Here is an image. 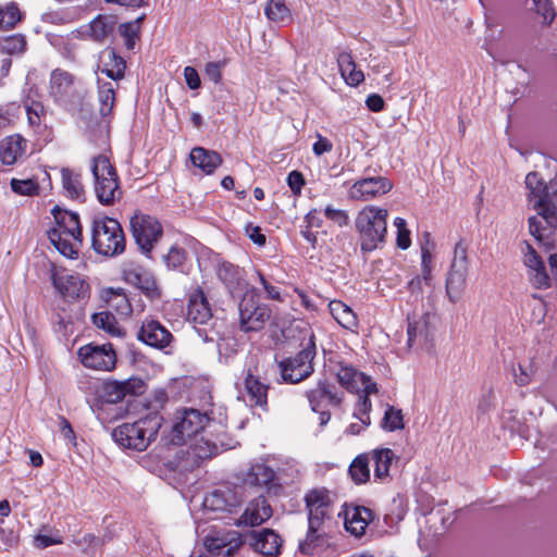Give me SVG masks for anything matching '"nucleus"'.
Wrapping results in <instances>:
<instances>
[{
	"label": "nucleus",
	"instance_id": "obj_13",
	"mask_svg": "<svg viewBox=\"0 0 557 557\" xmlns=\"http://www.w3.org/2000/svg\"><path fill=\"white\" fill-rule=\"evenodd\" d=\"M81 362L89 369L111 371L115 368L116 352L112 344H88L78 349Z\"/></svg>",
	"mask_w": 557,
	"mask_h": 557
},
{
	"label": "nucleus",
	"instance_id": "obj_42",
	"mask_svg": "<svg viewBox=\"0 0 557 557\" xmlns=\"http://www.w3.org/2000/svg\"><path fill=\"white\" fill-rule=\"evenodd\" d=\"M349 474L355 483H366L370 478L369 456H358L349 467Z\"/></svg>",
	"mask_w": 557,
	"mask_h": 557
},
{
	"label": "nucleus",
	"instance_id": "obj_47",
	"mask_svg": "<svg viewBox=\"0 0 557 557\" xmlns=\"http://www.w3.org/2000/svg\"><path fill=\"white\" fill-rule=\"evenodd\" d=\"M534 10L543 18V24L550 25L556 17L552 0H532Z\"/></svg>",
	"mask_w": 557,
	"mask_h": 557
},
{
	"label": "nucleus",
	"instance_id": "obj_40",
	"mask_svg": "<svg viewBox=\"0 0 557 557\" xmlns=\"http://www.w3.org/2000/svg\"><path fill=\"white\" fill-rule=\"evenodd\" d=\"M87 32L92 40L102 42L113 32V24L108 17L99 15L89 23Z\"/></svg>",
	"mask_w": 557,
	"mask_h": 557
},
{
	"label": "nucleus",
	"instance_id": "obj_2",
	"mask_svg": "<svg viewBox=\"0 0 557 557\" xmlns=\"http://www.w3.org/2000/svg\"><path fill=\"white\" fill-rule=\"evenodd\" d=\"M308 510V531L306 539L299 543L302 554L311 555L325 542L324 523L331 519L332 499L325 488H314L305 496Z\"/></svg>",
	"mask_w": 557,
	"mask_h": 557
},
{
	"label": "nucleus",
	"instance_id": "obj_60",
	"mask_svg": "<svg viewBox=\"0 0 557 557\" xmlns=\"http://www.w3.org/2000/svg\"><path fill=\"white\" fill-rule=\"evenodd\" d=\"M120 33L125 38V46L127 49H133L135 46V39L137 38L136 25L133 23L122 24L120 26Z\"/></svg>",
	"mask_w": 557,
	"mask_h": 557
},
{
	"label": "nucleus",
	"instance_id": "obj_11",
	"mask_svg": "<svg viewBox=\"0 0 557 557\" xmlns=\"http://www.w3.org/2000/svg\"><path fill=\"white\" fill-rule=\"evenodd\" d=\"M437 315L426 311L420 317L408 318L407 346L416 350H431L434 346V333Z\"/></svg>",
	"mask_w": 557,
	"mask_h": 557
},
{
	"label": "nucleus",
	"instance_id": "obj_57",
	"mask_svg": "<svg viewBox=\"0 0 557 557\" xmlns=\"http://www.w3.org/2000/svg\"><path fill=\"white\" fill-rule=\"evenodd\" d=\"M17 544V536L12 530L0 528V552H8Z\"/></svg>",
	"mask_w": 557,
	"mask_h": 557
},
{
	"label": "nucleus",
	"instance_id": "obj_55",
	"mask_svg": "<svg viewBox=\"0 0 557 557\" xmlns=\"http://www.w3.org/2000/svg\"><path fill=\"white\" fill-rule=\"evenodd\" d=\"M370 410H371L370 399L367 396H360L354 416L357 419H359L364 426L370 424V417H369Z\"/></svg>",
	"mask_w": 557,
	"mask_h": 557
},
{
	"label": "nucleus",
	"instance_id": "obj_48",
	"mask_svg": "<svg viewBox=\"0 0 557 557\" xmlns=\"http://www.w3.org/2000/svg\"><path fill=\"white\" fill-rule=\"evenodd\" d=\"M10 185L14 193H16L18 195H24V196L37 195L38 190H39L38 184L34 180H30V178H27V180L12 178Z\"/></svg>",
	"mask_w": 557,
	"mask_h": 557
},
{
	"label": "nucleus",
	"instance_id": "obj_34",
	"mask_svg": "<svg viewBox=\"0 0 557 557\" xmlns=\"http://www.w3.org/2000/svg\"><path fill=\"white\" fill-rule=\"evenodd\" d=\"M51 244L65 257L74 258L77 255V245H82L83 236H65L58 232H48Z\"/></svg>",
	"mask_w": 557,
	"mask_h": 557
},
{
	"label": "nucleus",
	"instance_id": "obj_31",
	"mask_svg": "<svg viewBox=\"0 0 557 557\" xmlns=\"http://www.w3.org/2000/svg\"><path fill=\"white\" fill-rule=\"evenodd\" d=\"M245 388L250 406L265 408L268 404V386L250 372L245 377Z\"/></svg>",
	"mask_w": 557,
	"mask_h": 557
},
{
	"label": "nucleus",
	"instance_id": "obj_4",
	"mask_svg": "<svg viewBox=\"0 0 557 557\" xmlns=\"http://www.w3.org/2000/svg\"><path fill=\"white\" fill-rule=\"evenodd\" d=\"M387 210L374 206L364 207L357 215L355 224L359 234L360 248L373 251L385 242L387 233Z\"/></svg>",
	"mask_w": 557,
	"mask_h": 557
},
{
	"label": "nucleus",
	"instance_id": "obj_24",
	"mask_svg": "<svg viewBox=\"0 0 557 557\" xmlns=\"http://www.w3.org/2000/svg\"><path fill=\"white\" fill-rule=\"evenodd\" d=\"M52 213L57 226L49 232H58L70 237H73L74 235L83 236L79 216L77 213L67 210H61L59 208H54Z\"/></svg>",
	"mask_w": 557,
	"mask_h": 557
},
{
	"label": "nucleus",
	"instance_id": "obj_35",
	"mask_svg": "<svg viewBox=\"0 0 557 557\" xmlns=\"http://www.w3.org/2000/svg\"><path fill=\"white\" fill-rule=\"evenodd\" d=\"M332 317L347 330L357 327V317L354 311L341 300H332L329 304Z\"/></svg>",
	"mask_w": 557,
	"mask_h": 557
},
{
	"label": "nucleus",
	"instance_id": "obj_30",
	"mask_svg": "<svg viewBox=\"0 0 557 557\" xmlns=\"http://www.w3.org/2000/svg\"><path fill=\"white\" fill-rule=\"evenodd\" d=\"M338 383L349 392L359 393V382L364 380V373L359 372L351 364L338 361L336 364Z\"/></svg>",
	"mask_w": 557,
	"mask_h": 557
},
{
	"label": "nucleus",
	"instance_id": "obj_3",
	"mask_svg": "<svg viewBox=\"0 0 557 557\" xmlns=\"http://www.w3.org/2000/svg\"><path fill=\"white\" fill-rule=\"evenodd\" d=\"M163 418L158 412H148L133 423H123L113 430L114 441L124 448L145 450L162 426Z\"/></svg>",
	"mask_w": 557,
	"mask_h": 557
},
{
	"label": "nucleus",
	"instance_id": "obj_33",
	"mask_svg": "<svg viewBox=\"0 0 557 557\" xmlns=\"http://www.w3.org/2000/svg\"><path fill=\"white\" fill-rule=\"evenodd\" d=\"M62 186L66 197L71 199H82L85 196L82 176L67 168L61 170Z\"/></svg>",
	"mask_w": 557,
	"mask_h": 557
},
{
	"label": "nucleus",
	"instance_id": "obj_27",
	"mask_svg": "<svg viewBox=\"0 0 557 557\" xmlns=\"http://www.w3.org/2000/svg\"><path fill=\"white\" fill-rule=\"evenodd\" d=\"M336 61L341 76L347 85L355 87L364 81L363 72L357 69L355 60L349 51L343 50L338 52Z\"/></svg>",
	"mask_w": 557,
	"mask_h": 557
},
{
	"label": "nucleus",
	"instance_id": "obj_6",
	"mask_svg": "<svg viewBox=\"0 0 557 557\" xmlns=\"http://www.w3.org/2000/svg\"><path fill=\"white\" fill-rule=\"evenodd\" d=\"M91 173L95 193L100 203L110 206L122 197L119 176L107 156L99 154L92 158Z\"/></svg>",
	"mask_w": 557,
	"mask_h": 557
},
{
	"label": "nucleus",
	"instance_id": "obj_45",
	"mask_svg": "<svg viewBox=\"0 0 557 557\" xmlns=\"http://www.w3.org/2000/svg\"><path fill=\"white\" fill-rule=\"evenodd\" d=\"M289 14L290 11L284 0H270L265 7L267 17L274 22H282L287 18Z\"/></svg>",
	"mask_w": 557,
	"mask_h": 557
},
{
	"label": "nucleus",
	"instance_id": "obj_15",
	"mask_svg": "<svg viewBox=\"0 0 557 557\" xmlns=\"http://www.w3.org/2000/svg\"><path fill=\"white\" fill-rule=\"evenodd\" d=\"M393 188V183L384 176H371L356 181L348 190L352 200L368 201L381 197Z\"/></svg>",
	"mask_w": 557,
	"mask_h": 557
},
{
	"label": "nucleus",
	"instance_id": "obj_59",
	"mask_svg": "<svg viewBox=\"0 0 557 557\" xmlns=\"http://www.w3.org/2000/svg\"><path fill=\"white\" fill-rule=\"evenodd\" d=\"M533 370L531 367L518 364V369H513L515 382L519 386H525L531 382Z\"/></svg>",
	"mask_w": 557,
	"mask_h": 557
},
{
	"label": "nucleus",
	"instance_id": "obj_28",
	"mask_svg": "<svg viewBox=\"0 0 557 557\" xmlns=\"http://www.w3.org/2000/svg\"><path fill=\"white\" fill-rule=\"evenodd\" d=\"M193 164L201 169L206 174H211L221 165L222 157L213 150H207L202 147H196L190 152Z\"/></svg>",
	"mask_w": 557,
	"mask_h": 557
},
{
	"label": "nucleus",
	"instance_id": "obj_44",
	"mask_svg": "<svg viewBox=\"0 0 557 557\" xmlns=\"http://www.w3.org/2000/svg\"><path fill=\"white\" fill-rule=\"evenodd\" d=\"M110 297L108 304L111 308L115 309L122 315L132 313V306L127 296L121 289H110L108 292Z\"/></svg>",
	"mask_w": 557,
	"mask_h": 557
},
{
	"label": "nucleus",
	"instance_id": "obj_61",
	"mask_svg": "<svg viewBox=\"0 0 557 557\" xmlns=\"http://www.w3.org/2000/svg\"><path fill=\"white\" fill-rule=\"evenodd\" d=\"M325 216L336 223L339 226L346 225L348 222V215L345 211L335 209L332 206H326L324 209Z\"/></svg>",
	"mask_w": 557,
	"mask_h": 557
},
{
	"label": "nucleus",
	"instance_id": "obj_26",
	"mask_svg": "<svg viewBox=\"0 0 557 557\" xmlns=\"http://www.w3.org/2000/svg\"><path fill=\"white\" fill-rule=\"evenodd\" d=\"M187 317L190 321L198 324H206L212 318L211 308L201 289L196 290L190 296L187 306Z\"/></svg>",
	"mask_w": 557,
	"mask_h": 557
},
{
	"label": "nucleus",
	"instance_id": "obj_17",
	"mask_svg": "<svg viewBox=\"0 0 557 557\" xmlns=\"http://www.w3.org/2000/svg\"><path fill=\"white\" fill-rule=\"evenodd\" d=\"M343 516L346 531L356 537H360L366 533L369 523L373 519L372 510L355 505H345Z\"/></svg>",
	"mask_w": 557,
	"mask_h": 557
},
{
	"label": "nucleus",
	"instance_id": "obj_12",
	"mask_svg": "<svg viewBox=\"0 0 557 557\" xmlns=\"http://www.w3.org/2000/svg\"><path fill=\"white\" fill-rule=\"evenodd\" d=\"M208 421L207 414L196 409H185L178 412L176 421L168 435V443L175 446L185 444L188 438L202 431Z\"/></svg>",
	"mask_w": 557,
	"mask_h": 557
},
{
	"label": "nucleus",
	"instance_id": "obj_19",
	"mask_svg": "<svg viewBox=\"0 0 557 557\" xmlns=\"http://www.w3.org/2000/svg\"><path fill=\"white\" fill-rule=\"evenodd\" d=\"M243 481L247 485L265 487L268 492L274 494L281 490L275 471L263 463L252 465L244 475Z\"/></svg>",
	"mask_w": 557,
	"mask_h": 557
},
{
	"label": "nucleus",
	"instance_id": "obj_25",
	"mask_svg": "<svg viewBox=\"0 0 557 557\" xmlns=\"http://www.w3.org/2000/svg\"><path fill=\"white\" fill-rule=\"evenodd\" d=\"M26 149V140L20 135H11L0 141V160L12 165L21 159Z\"/></svg>",
	"mask_w": 557,
	"mask_h": 557
},
{
	"label": "nucleus",
	"instance_id": "obj_49",
	"mask_svg": "<svg viewBox=\"0 0 557 557\" xmlns=\"http://www.w3.org/2000/svg\"><path fill=\"white\" fill-rule=\"evenodd\" d=\"M122 383L124 398L127 396H138L145 393L146 382L137 376H132L127 380L120 381Z\"/></svg>",
	"mask_w": 557,
	"mask_h": 557
},
{
	"label": "nucleus",
	"instance_id": "obj_5",
	"mask_svg": "<svg viewBox=\"0 0 557 557\" xmlns=\"http://www.w3.org/2000/svg\"><path fill=\"white\" fill-rule=\"evenodd\" d=\"M91 247L98 255L104 257L112 258L123 253L126 240L119 221L109 216L94 219Z\"/></svg>",
	"mask_w": 557,
	"mask_h": 557
},
{
	"label": "nucleus",
	"instance_id": "obj_58",
	"mask_svg": "<svg viewBox=\"0 0 557 557\" xmlns=\"http://www.w3.org/2000/svg\"><path fill=\"white\" fill-rule=\"evenodd\" d=\"M532 284L537 288H546L549 286V276L545 271V267L530 271Z\"/></svg>",
	"mask_w": 557,
	"mask_h": 557
},
{
	"label": "nucleus",
	"instance_id": "obj_53",
	"mask_svg": "<svg viewBox=\"0 0 557 557\" xmlns=\"http://www.w3.org/2000/svg\"><path fill=\"white\" fill-rule=\"evenodd\" d=\"M394 225L397 227V246L400 249H407L410 244V232L406 227L407 223L403 218H396L394 220Z\"/></svg>",
	"mask_w": 557,
	"mask_h": 557
},
{
	"label": "nucleus",
	"instance_id": "obj_52",
	"mask_svg": "<svg viewBox=\"0 0 557 557\" xmlns=\"http://www.w3.org/2000/svg\"><path fill=\"white\" fill-rule=\"evenodd\" d=\"M434 243L431 239L430 233L423 234V242L421 243V268H432Z\"/></svg>",
	"mask_w": 557,
	"mask_h": 557
},
{
	"label": "nucleus",
	"instance_id": "obj_14",
	"mask_svg": "<svg viewBox=\"0 0 557 557\" xmlns=\"http://www.w3.org/2000/svg\"><path fill=\"white\" fill-rule=\"evenodd\" d=\"M306 397L312 411H320L321 409L339 408L344 393L331 382L320 380L314 387L306 392Z\"/></svg>",
	"mask_w": 557,
	"mask_h": 557
},
{
	"label": "nucleus",
	"instance_id": "obj_36",
	"mask_svg": "<svg viewBox=\"0 0 557 557\" xmlns=\"http://www.w3.org/2000/svg\"><path fill=\"white\" fill-rule=\"evenodd\" d=\"M116 83L98 82L99 112L102 116H109L115 104Z\"/></svg>",
	"mask_w": 557,
	"mask_h": 557
},
{
	"label": "nucleus",
	"instance_id": "obj_46",
	"mask_svg": "<svg viewBox=\"0 0 557 557\" xmlns=\"http://www.w3.org/2000/svg\"><path fill=\"white\" fill-rule=\"evenodd\" d=\"M101 395L107 403L116 404L124 399L122 383L120 381H107L102 384Z\"/></svg>",
	"mask_w": 557,
	"mask_h": 557
},
{
	"label": "nucleus",
	"instance_id": "obj_1",
	"mask_svg": "<svg viewBox=\"0 0 557 557\" xmlns=\"http://www.w3.org/2000/svg\"><path fill=\"white\" fill-rule=\"evenodd\" d=\"M525 186L529 203L537 212V216L529 218V230L532 236L542 242L557 227V186L546 184L536 172L527 175Z\"/></svg>",
	"mask_w": 557,
	"mask_h": 557
},
{
	"label": "nucleus",
	"instance_id": "obj_64",
	"mask_svg": "<svg viewBox=\"0 0 557 557\" xmlns=\"http://www.w3.org/2000/svg\"><path fill=\"white\" fill-rule=\"evenodd\" d=\"M184 77L190 89H198L200 87L201 82L199 74L193 66H186L184 69Z\"/></svg>",
	"mask_w": 557,
	"mask_h": 557
},
{
	"label": "nucleus",
	"instance_id": "obj_29",
	"mask_svg": "<svg viewBox=\"0 0 557 557\" xmlns=\"http://www.w3.org/2000/svg\"><path fill=\"white\" fill-rule=\"evenodd\" d=\"M53 285L64 297H84L85 284L77 275H57L53 277Z\"/></svg>",
	"mask_w": 557,
	"mask_h": 557
},
{
	"label": "nucleus",
	"instance_id": "obj_51",
	"mask_svg": "<svg viewBox=\"0 0 557 557\" xmlns=\"http://www.w3.org/2000/svg\"><path fill=\"white\" fill-rule=\"evenodd\" d=\"M185 260L186 251L178 246H172L169 252L164 256V261L169 269H177Z\"/></svg>",
	"mask_w": 557,
	"mask_h": 557
},
{
	"label": "nucleus",
	"instance_id": "obj_10",
	"mask_svg": "<svg viewBox=\"0 0 557 557\" xmlns=\"http://www.w3.org/2000/svg\"><path fill=\"white\" fill-rule=\"evenodd\" d=\"M468 248L462 240L456 243L454 256L446 277V293L451 302H457L467 287L469 270Z\"/></svg>",
	"mask_w": 557,
	"mask_h": 557
},
{
	"label": "nucleus",
	"instance_id": "obj_43",
	"mask_svg": "<svg viewBox=\"0 0 557 557\" xmlns=\"http://www.w3.org/2000/svg\"><path fill=\"white\" fill-rule=\"evenodd\" d=\"M27 41L24 35L15 34L3 38L0 41V49L7 54H22L25 52Z\"/></svg>",
	"mask_w": 557,
	"mask_h": 557
},
{
	"label": "nucleus",
	"instance_id": "obj_18",
	"mask_svg": "<svg viewBox=\"0 0 557 557\" xmlns=\"http://www.w3.org/2000/svg\"><path fill=\"white\" fill-rule=\"evenodd\" d=\"M137 338L150 347L164 349L171 344L173 335L159 321L148 320L143 322Z\"/></svg>",
	"mask_w": 557,
	"mask_h": 557
},
{
	"label": "nucleus",
	"instance_id": "obj_41",
	"mask_svg": "<svg viewBox=\"0 0 557 557\" xmlns=\"http://www.w3.org/2000/svg\"><path fill=\"white\" fill-rule=\"evenodd\" d=\"M21 17V11L15 3L0 4V30L13 28Z\"/></svg>",
	"mask_w": 557,
	"mask_h": 557
},
{
	"label": "nucleus",
	"instance_id": "obj_56",
	"mask_svg": "<svg viewBox=\"0 0 557 557\" xmlns=\"http://www.w3.org/2000/svg\"><path fill=\"white\" fill-rule=\"evenodd\" d=\"M168 393L163 388L156 389L151 397L147 400L146 407L150 409V412H158L168 401Z\"/></svg>",
	"mask_w": 557,
	"mask_h": 557
},
{
	"label": "nucleus",
	"instance_id": "obj_62",
	"mask_svg": "<svg viewBox=\"0 0 557 557\" xmlns=\"http://www.w3.org/2000/svg\"><path fill=\"white\" fill-rule=\"evenodd\" d=\"M287 184L294 194L299 195L305 185L304 175L298 171H292L287 176Z\"/></svg>",
	"mask_w": 557,
	"mask_h": 557
},
{
	"label": "nucleus",
	"instance_id": "obj_37",
	"mask_svg": "<svg viewBox=\"0 0 557 557\" xmlns=\"http://www.w3.org/2000/svg\"><path fill=\"white\" fill-rule=\"evenodd\" d=\"M395 457V454L389 448L375 449L371 454V460L374 467V476L384 479L389 474V467Z\"/></svg>",
	"mask_w": 557,
	"mask_h": 557
},
{
	"label": "nucleus",
	"instance_id": "obj_9",
	"mask_svg": "<svg viewBox=\"0 0 557 557\" xmlns=\"http://www.w3.org/2000/svg\"><path fill=\"white\" fill-rule=\"evenodd\" d=\"M315 354V344L313 337H310L304 348L294 357L281 360L278 368L283 381L296 384L309 377L314 371L312 361Z\"/></svg>",
	"mask_w": 557,
	"mask_h": 557
},
{
	"label": "nucleus",
	"instance_id": "obj_63",
	"mask_svg": "<svg viewBox=\"0 0 557 557\" xmlns=\"http://www.w3.org/2000/svg\"><path fill=\"white\" fill-rule=\"evenodd\" d=\"M524 263L529 268V271L540 269L541 267L544 265L542 259L531 246H528V252L525 253L524 257Z\"/></svg>",
	"mask_w": 557,
	"mask_h": 557
},
{
	"label": "nucleus",
	"instance_id": "obj_23",
	"mask_svg": "<svg viewBox=\"0 0 557 557\" xmlns=\"http://www.w3.org/2000/svg\"><path fill=\"white\" fill-rule=\"evenodd\" d=\"M252 548L264 556H277L281 550L282 540L271 529L253 532L251 535Z\"/></svg>",
	"mask_w": 557,
	"mask_h": 557
},
{
	"label": "nucleus",
	"instance_id": "obj_50",
	"mask_svg": "<svg viewBox=\"0 0 557 557\" xmlns=\"http://www.w3.org/2000/svg\"><path fill=\"white\" fill-rule=\"evenodd\" d=\"M383 428L391 432L403 429L404 423L401 410L389 407L384 414Z\"/></svg>",
	"mask_w": 557,
	"mask_h": 557
},
{
	"label": "nucleus",
	"instance_id": "obj_7",
	"mask_svg": "<svg viewBox=\"0 0 557 557\" xmlns=\"http://www.w3.org/2000/svg\"><path fill=\"white\" fill-rule=\"evenodd\" d=\"M238 311L239 329L245 333L263 330L271 318L270 307L260 301L259 294L253 287L247 289L243 295Z\"/></svg>",
	"mask_w": 557,
	"mask_h": 557
},
{
	"label": "nucleus",
	"instance_id": "obj_21",
	"mask_svg": "<svg viewBox=\"0 0 557 557\" xmlns=\"http://www.w3.org/2000/svg\"><path fill=\"white\" fill-rule=\"evenodd\" d=\"M75 92L74 77L71 73L55 69L50 76V94L54 100L70 102Z\"/></svg>",
	"mask_w": 557,
	"mask_h": 557
},
{
	"label": "nucleus",
	"instance_id": "obj_20",
	"mask_svg": "<svg viewBox=\"0 0 557 557\" xmlns=\"http://www.w3.org/2000/svg\"><path fill=\"white\" fill-rule=\"evenodd\" d=\"M272 517V508L264 496L260 495L249 502L245 511L237 520V525H260Z\"/></svg>",
	"mask_w": 557,
	"mask_h": 557
},
{
	"label": "nucleus",
	"instance_id": "obj_22",
	"mask_svg": "<svg viewBox=\"0 0 557 557\" xmlns=\"http://www.w3.org/2000/svg\"><path fill=\"white\" fill-rule=\"evenodd\" d=\"M123 278L144 290L151 293L157 289L156 281L150 271L136 263H125L122 269Z\"/></svg>",
	"mask_w": 557,
	"mask_h": 557
},
{
	"label": "nucleus",
	"instance_id": "obj_54",
	"mask_svg": "<svg viewBox=\"0 0 557 557\" xmlns=\"http://www.w3.org/2000/svg\"><path fill=\"white\" fill-rule=\"evenodd\" d=\"M25 109L27 113L28 123L32 126H40L41 119L46 114L44 106L40 102L33 101L30 104H26Z\"/></svg>",
	"mask_w": 557,
	"mask_h": 557
},
{
	"label": "nucleus",
	"instance_id": "obj_39",
	"mask_svg": "<svg viewBox=\"0 0 557 557\" xmlns=\"http://www.w3.org/2000/svg\"><path fill=\"white\" fill-rule=\"evenodd\" d=\"M108 61L103 63V69L101 70L109 78L113 81H119L124 77L125 71V61L123 58L117 55L114 50H110L107 53Z\"/></svg>",
	"mask_w": 557,
	"mask_h": 557
},
{
	"label": "nucleus",
	"instance_id": "obj_38",
	"mask_svg": "<svg viewBox=\"0 0 557 557\" xmlns=\"http://www.w3.org/2000/svg\"><path fill=\"white\" fill-rule=\"evenodd\" d=\"M92 323L97 329L103 330L112 336H123L124 332L117 325L115 317L108 311H101L92 315Z\"/></svg>",
	"mask_w": 557,
	"mask_h": 557
},
{
	"label": "nucleus",
	"instance_id": "obj_8",
	"mask_svg": "<svg viewBox=\"0 0 557 557\" xmlns=\"http://www.w3.org/2000/svg\"><path fill=\"white\" fill-rule=\"evenodd\" d=\"M132 236L146 257L151 252L163 236V227L160 221L149 214L136 212L129 220Z\"/></svg>",
	"mask_w": 557,
	"mask_h": 557
},
{
	"label": "nucleus",
	"instance_id": "obj_16",
	"mask_svg": "<svg viewBox=\"0 0 557 557\" xmlns=\"http://www.w3.org/2000/svg\"><path fill=\"white\" fill-rule=\"evenodd\" d=\"M243 503L242 487H223L212 491L203 499V507L210 511L233 512Z\"/></svg>",
	"mask_w": 557,
	"mask_h": 557
},
{
	"label": "nucleus",
	"instance_id": "obj_32",
	"mask_svg": "<svg viewBox=\"0 0 557 557\" xmlns=\"http://www.w3.org/2000/svg\"><path fill=\"white\" fill-rule=\"evenodd\" d=\"M216 275L225 284L231 294L245 284L239 268L230 262L219 263L216 267Z\"/></svg>",
	"mask_w": 557,
	"mask_h": 557
}]
</instances>
